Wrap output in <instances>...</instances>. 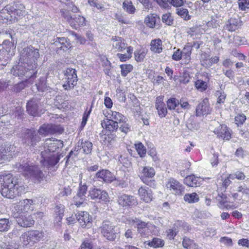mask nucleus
<instances>
[{
	"label": "nucleus",
	"mask_w": 249,
	"mask_h": 249,
	"mask_svg": "<svg viewBox=\"0 0 249 249\" xmlns=\"http://www.w3.org/2000/svg\"><path fill=\"white\" fill-rule=\"evenodd\" d=\"M64 146L63 142L55 138L46 139L42 147H40V162L49 169L54 167L63 157L62 153L58 152Z\"/></svg>",
	"instance_id": "f257e3e1"
},
{
	"label": "nucleus",
	"mask_w": 249,
	"mask_h": 249,
	"mask_svg": "<svg viewBox=\"0 0 249 249\" xmlns=\"http://www.w3.org/2000/svg\"><path fill=\"white\" fill-rule=\"evenodd\" d=\"M22 189L11 174L0 175V193L2 196L13 199L19 195Z\"/></svg>",
	"instance_id": "f03ea898"
},
{
	"label": "nucleus",
	"mask_w": 249,
	"mask_h": 249,
	"mask_svg": "<svg viewBox=\"0 0 249 249\" xmlns=\"http://www.w3.org/2000/svg\"><path fill=\"white\" fill-rule=\"evenodd\" d=\"M25 7L19 1L8 4L0 11V20L12 23L22 18L25 13Z\"/></svg>",
	"instance_id": "7ed1b4c3"
},
{
	"label": "nucleus",
	"mask_w": 249,
	"mask_h": 249,
	"mask_svg": "<svg viewBox=\"0 0 249 249\" xmlns=\"http://www.w3.org/2000/svg\"><path fill=\"white\" fill-rule=\"evenodd\" d=\"M15 170L22 173L24 176L30 178L35 182L39 183L42 181L44 175L40 168L27 159L24 160L20 163H16Z\"/></svg>",
	"instance_id": "20e7f679"
},
{
	"label": "nucleus",
	"mask_w": 249,
	"mask_h": 249,
	"mask_svg": "<svg viewBox=\"0 0 249 249\" xmlns=\"http://www.w3.org/2000/svg\"><path fill=\"white\" fill-rule=\"evenodd\" d=\"M13 75L18 76L22 79L25 78L32 80L36 77L37 70L35 66H31L26 62L18 64L14 66L11 70Z\"/></svg>",
	"instance_id": "39448f33"
},
{
	"label": "nucleus",
	"mask_w": 249,
	"mask_h": 249,
	"mask_svg": "<svg viewBox=\"0 0 249 249\" xmlns=\"http://www.w3.org/2000/svg\"><path fill=\"white\" fill-rule=\"evenodd\" d=\"M45 237V233L42 231L33 230L25 232L21 235L20 240L23 246L26 248H30Z\"/></svg>",
	"instance_id": "423d86ee"
},
{
	"label": "nucleus",
	"mask_w": 249,
	"mask_h": 249,
	"mask_svg": "<svg viewBox=\"0 0 249 249\" xmlns=\"http://www.w3.org/2000/svg\"><path fill=\"white\" fill-rule=\"evenodd\" d=\"M39 56L38 49L32 46L24 48L21 53V59H23L31 66H35L36 69L37 67V60Z\"/></svg>",
	"instance_id": "0eeeda50"
},
{
	"label": "nucleus",
	"mask_w": 249,
	"mask_h": 249,
	"mask_svg": "<svg viewBox=\"0 0 249 249\" xmlns=\"http://www.w3.org/2000/svg\"><path fill=\"white\" fill-rule=\"evenodd\" d=\"M22 142L26 146L35 147L41 139L38 132L34 129L26 128L21 133Z\"/></svg>",
	"instance_id": "6e6552de"
},
{
	"label": "nucleus",
	"mask_w": 249,
	"mask_h": 249,
	"mask_svg": "<svg viewBox=\"0 0 249 249\" xmlns=\"http://www.w3.org/2000/svg\"><path fill=\"white\" fill-rule=\"evenodd\" d=\"M100 228L103 236L109 241H115L118 236L119 230L109 221H104Z\"/></svg>",
	"instance_id": "1a4fd4ad"
},
{
	"label": "nucleus",
	"mask_w": 249,
	"mask_h": 249,
	"mask_svg": "<svg viewBox=\"0 0 249 249\" xmlns=\"http://www.w3.org/2000/svg\"><path fill=\"white\" fill-rule=\"evenodd\" d=\"M64 74L65 83L63 86V88L67 90L73 89L78 81L77 71L75 69L68 68L64 71Z\"/></svg>",
	"instance_id": "9d476101"
},
{
	"label": "nucleus",
	"mask_w": 249,
	"mask_h": 249,
	"mask_svg": "<svg viewBox=\"0 0 249 249\" xmlns=\"http://www.w3.org/2000/svg\"><path fill=\"white\" fill-rule=\"evenodd\" d=\"M139 170V177L142 181L150 187L155 186V180L152 179L155 175V171L149 166L141 167Z\"/></svg>",
	"instance_id": "9b49d317"
},
{
	"label": "nucleus",
	"mask_w": 249,
	"mask_h": 249,
	"mask_svg": "<svg viewBox=\"0 0 249 249\" xmlns=\"http://www.w3.org/2000/svg\"><path fill=\"white\" fill-rule=\"evenodd\" d=\"M52 43V47L56 53L59 55L63 54L64 52L70 50L72 47L70 39L67 38L57 37L54 39Z\"/></svg>",
	"instance_id": "f8f14e48"
},
{
	"label": "nucleus",
	"mask_w": 249,
	"mask_h": 249,
	"mask_svg": "<svg viewBox=\"0 0 249 249\" xmlns=\"http://www.w3.org/2000/svg\"><path fill=\"white\" fill-rule=\"evenodd\" d=\"M13 217L16 219L18 224L22 227H30L34 224L33 220L31 215H28L23 212H18L14 213Z\"/></svg>",
	"instance_id": "ddd939ff"
},
{
	"label": "nucleus",
	"mask_w": 249,
	"mask_h": 249,
	"mask_svg": "<svg viewBox=\"0 0 249 249\" xmlns=\"http://www.w3.org/2000/svg\"><path fill=\"white\" fill-rule=\"evenodd\" d=\"M76 218L82 228H89L91 227L92 218L91 215L84 211L78 212L76 213Z\"/></svg>",
	"instance_id": "4468645a"
},
{
	"label": "nucleus",
	"mask_w": 249,
	"mask_h": 249,
	"mask_svg": "<svg viewBox=\"0 0 249 249\" xmlns=\"http://www.w3.org/2000/svg\"><path fill=\"white\" fill-rule=\"evenodd\" d=\"M118 202L123 207H132L138 204L136 198L132 196L126 194H121L118 196Z\"/></svg>",
	"instance_id": "2eb2a0df"
},
{
	"label": "nucleus",
	"mask_w": 249,
	"mask_h": 249,
	"mask_svg": "<svg viewBox=\"0 0 249 249\" xmlns=\"http://www.w3.org/2000/svg\"><path fill=\"white\" fill-rule=\"evenodd\" d=\"M87 189L88 186L85 184L80 183L78 192L76 195L73 197L74 203L78 207L82 205L86 200Z\"/></svg>",
	"instance_id": "dca6fc26"
},
{
	"label": "nucleus",
	"mask_w": 249,
	"mask_h": 249,
	"mask_svg": "<svg viewBox=\"0 0 249 249\" xmlns=\"http://www.w3.org/2000/svg\"><path fill=\"white\" fill-rule=\"evenodd\" d=\"M166 187L172 190L173 193L176 195H182L184 192V186L174 178L169 179L166 184Z\"/></svg>",
	"instance_id": "f3484780"
},
{
	"label": "nucleus",
	"mask_w": 249,
	"mask_h": 249,
	"mask_svg": "<svg viewBox=\"0 0 249 249\" xmlns=\"http://www.w3.org/2000/svg\"><path fill=\"white\" fill-rule=\"evenodd\" d=\"M39 100L37 98H32L26 104V109L28 113L34 117L39 115L38 109Z\"/></svg>",
	"instance_id": "a211bd4d"
},
{
	"label": "nucleus",
	"mask_w": 249,
	"mask_h": 249,
	"mask_svg": "<svg viewBox=\"0 0 249 249\" xmlns=\"http://www.w3.org/2000/svg\"><path fill=\"white\" fill-rule=\"evenodd\" d=\"M213 132L219 138L223 140H229L231 138L230 129L224 124H220L218 127L215 128Z\"/></svg>",
	"instance_id": "6ab92c4d"
},
{
	"label": "nucleus",
	"mask_w": 249,
	"mask_h": 249,
	"mask_svg": "<svg viewBox=\"0 0 249 249\" xmlns=\"http://www.w3.org/2000/svg\"><path fill=\"white\" fill-rule=\"evenodd\" d=\"M89 196L92 199H98L105 202L109 201L108 194L104 190L93 188L89 191Z\"/></svg>",
	"instance_id": "aec40b11"
},
{
	"label": "nucleus",
	"mask_w": 249,
	"mask_h": 249,
	"mask_svg": "<svg viewBox=\"0 0 249 249\" xmlns=\"http://www.w3.org/2000/svg\"><path fill=\"white\" fill-rule=\"evenodd\" d=\"M96 177L107 183H111L115 179V176L110 171L107 169H103L97 172Z\"/></svg>",
	"instance_id": "412c9836"
},
{
	"label": "nucleus",
	"mask_w": 249,
	"mask_h": 249,
	"mask_svg": "<svg viewBox=\"0 0 249 249\" xmlns=\"http://www.w3.org/2000/svg\"><path fill=\"white\" fill-rule=\"evenodd\" d=\"M211 110L207 99H204L200 103L196 108V115L200 116L208 114L210 113Z\"/></svg>",
	"instance_id": "4be33fe9"
},
{
	"label": "nucleus",
	"mask_w": 249,
	"mask_h": 249,
	"mask_svg": "<svg viewBox=\"0 0 249 249\" xmlns=\"http://www.w3.org/2000/svg\"><path fill=\"white\" fill-rule=\"evenodd\" d=\"M101 124L103 129L110 132L116 131L119 128V124L116 121L108 118L101 121Z\"/></svg>",
	"instance_id": "5701e85b"
},
{
	"label": "nucleus",
	"mask_w": 249,
	"mask_h": 249,
	"mask_svg": "<svg viewBox=\"0 0 249 249\" xmlns=\"http://www.w3.org/2000/svg\"><path fill=\"white\" fill-rule=\"evenodd\" d=\"M155 106L159 116L164 117L167 114V110L162 97H159L156 99Z\"/></svg>",
	"instance_id": "b1692460"
},
{
	"label": "nucleus",
	"mask_w": 249,
	"mask_h": 249,
	"mask_svg": "<svg viewBox=\"0 0 249 249\" xmlns=\"http://www.w3.org/2000/svg\"><path fill=\"white\" fill-rule=\"evenodd\" d=\"M138 193L141 199L145 202H149L152 200V192L149 188L141 187L138 190Z\"/></svg>",
	"instance_id": "393cba45"
},
{
	"label": "nucleus",
	"mask_w": 249,
	"mask_h": 249,
	"mask_svg": "<svg viewBox=\"0 0 249 249\" xmlns=\"http://www.w3.org/2000/svg\"><path fill=\"white\" fill-rule=\"evenodd\" d=\"M160 22V18L156 14L148 15L144 21L145 24L149 28H153L156 25H159Z\"/></svg>",
	"instance_id": "a878e982"
},
{
	"label": "nucleus",
	"mask_w": 249,
	"mask_h": 249,
	"mask_svg": "<svg viewBox=\"0 0 249 249\" xmlns=\"http://www.w3.org/2000/svg\"><path fill=\"white\" fill-rule=\"evenodd\" d=\"M0 48L7 52L12 57L15 54L16 45L14 42L8 40H5L2 44L0 45Z\"/></svg>",
	"instance_id": "bb28decb"
},
{
	"label": "nucleus",
	"mask_w": 249,
	"mask_h": 249,
	"mask_svg": "<svg viewBox=\"0 0 249 249\" xmlns=\"http://www.w3.org/2000/svg\"><path fill=\"white\" fill-rule=\"evenodd\" d=\"M85 18L80 15L72 17L71 20L70 21L69 24L73 29L77 30L80 27L85 25Z\"/></svg>",
	"instance_id": "cd10ccee"
},
{
	"label": "nucleus",
	"mask_w": 249,
	"mask_h": 249,
	"mask_svg": "<svg viewBox=\"0 0 249 249\" xmlns=\"http://www.w3.org/2000/svg\"><path fill=\"white\" fill-rule=\"evenodd\" d=\"M240 22L241 20L238 18H231L228 20V23L225 26L224 29L230 32L235 31L238 28Z\"/></svg>",
	"instance_id": "c85d7f7f"
},
{
	"label": "nucleus",
	"mask_w": 249,
	"mask_h": 249,
	"mask_svg": "<svg viewBox=\"0 0 249 249\" xmlns=\"http://www.w3.org/2000/svg\"><path fill=\"white\" fill-rule=\"evenodd\" d=\"M34 80V79L29 80V79L27 78L22 79V81L14 85L13 90L16 92H19L25 87L28 86L29 85L33 84Z\"/></svg>",
	"instance_id": "c756f323"
},
{
	"label": "nucleus",
	"mask_w": 249,
	"mask_h": 249,
	"mask_svg": "<svg viewBox=\"0 0 249 249\" xmlns=\"http://www.w3.org/2000/svg\"><path fill=\"white\" fill-rule=\"evenodd\" d=\"M172 228L178 233L179 230L181 229L184 231H189L191 230V227L184 221L177 220L173 225Z\"/></svg>",
	"instance_id": "7c9ffc66"
},
{
	"label": "nucleus",
	"mask_w": 249,
	"mask_h": 249,
	"mask_svg": "<svg viewBox=\"0 0 249 249\" xmlns=\"http://www.w3.org/2000/svg\"><path fill=\"white\" fill-rule=\"evenodd\" d=\"M45 80L46 78L45 77H41L39 79V81L36 84V86L38 91L51 92V88L47 85Z\"/></svg>",
	"instance_id": "2f4dec72"
},
{
	"label": "nucleus",
	"mask_w": 249,
	"mask_h": 249,
	"mask_svg": "<svg viewBox=\"0 0 249 249\" xmlns=\"http://www.w3.org/2000/svg\"><path fill=\"white\" fill-rule=\"evenodd\" d=\"M182 245L184 248L187 249H202L196 244L194 241L190 239L187 237H184L182 241Z\"/></svg>",
	"instance_id": "473e14b6"
},
{
	"label": "nucleus",
	"mask_w": 249,
	"mask_h": 249,
	"mask_svg": "<svg viewBox=\"0 0 249 249\" xmlns=\"http://www.w3.org/2000/svg\"><path fill=\"white\" fill-rule=\"evenodd\" d=\"M166 104L169 110L174 109L176 110L178 113L180 112L179 108H176L179 105V101L176 98H170L167 100Z\"/></svg>",
	"instance_id": "72a5a7b5"
},
{
	"label": "nucleus",
	"mask_w": 249,
	"mask_h": 249,
	"mask_svg": "<svg viewBox=\"0 0 249 249\" xmlns=\"http://www.w3.org/2000/svg\"><path fill=\"white\" fill-rule=\"evenodd\" d=\"M12 56L7 52L3 51L0 48V65L2 66H6L9 62L10 58Z\"/></svg>",
	"instance_id": "f704fd0d"
},
{
	"label": "nucleus",
	"mask_w": 249,
	"mask_h": 249,
	"mask_svg": "<svg viewBox=\"0 0 249 249\" xmlns=\"http://www.w3.org/2000/svg\"><path fill=\"white\" fill-rule=\"evenodd\" d=\"M184 183L190 187H196L197 184V178L194 175L188 176L184 179Z\"/></svg>",
	"instance_id": "c9c22d12"
},
{
	"label": "nucleus",
	"mask_w": 249,
	"mask_h": 249,
	"mask_svg": "<svg viewBox=\"0 0 249 249\" xmlns=\"http://www.w3.org/2000/svg\"><path fill=\"white\" fill-rule=\"evenodd\" d=\"M161 41L160 39L153 40L151 43V50L155 53H160L162 51Z\"/></svg>",
	"instance_id": "e433bc0d"
},
{
	"label": "nucleus",
	"mask_w": 249,
	"mask_h": 249,
	"mask_svg": "<svg viewBox=\"0 0 249 249\" xmlns=\"http://www.w3.org/2000/svg\"><path fill=\"white\" fill-rule=\"evenodd\" d=\"M110 112L111 114L109 119H112L113 121H116L118 124H121L126 119L123 115L118 112L110 111Z\"/></svg>",
	"instance_id": "4c0bfd02"
},
{
	"label": "nucleus",
	"mask_w": 249,
	"mask_h": 249,
	"mask_svg": "<svg viewBox=\"0 0 249 249\" xmlns=\"http://www.w3.org/2000/svg\"><path fill=\"white\" fill-rule=\"evenodd\" d=\"M147 245L154 248L162 247L164 246V241L160 238H154L152 241H147Z\"/></svg>",
	"instance_id": "58836bf2"
},
{
	"label": "nucleus",
	"mask_w": 249,
	"mask_h": 249,
	"mask_svg": "<svg viewBox=\"0 0 249 249\" xmlns=\"http://www.w3.org/2000/svg\"><path fill=\"white\" fill-rule=\"evenodd\" d=\"M184 200L188 203H195L199 200V197L196 193H193L185 195Z\"/></svg>",
	"instance_id": "ea45409f"
},
{
	"label": "nucleus",
	"mask_w": 249,
	"mask_h": 249,
	"mask_svg": "<svg viewBox=\"0 0 249 249\" xmlns=\"http://www.w3.org/2000/svg\"><path fill=\"white\" fill-rule=\"evenodd\" d=\"M10 223L8 218H0V231H8L10 228Z\"/></svg>",
	"instance_id": "a19ab883"
},
{
	"label": "nucleus",
	"mask_w": 249,
	"mask_h": 249,
	"mask_svg": "<svg viewBox=\"0 0 249 249\" xmlns=\"http://www.w3.org/2000/svg\"><path fill=\"white\" fill-rule=\"evenodd\" d=\"M88 2L90 6L96 8L100 12H103L105 10L104 5L99 0H88Z\"/></svg>",
	"instance_id": "79ce46f5"
},
{
	"label": "nucleus",
	"mask_w": 249,
	"mask_h": 249,
	"mask_svg": "<svg viewBox=\"0 0 249 249\" xmlns=\"http://www.w3.org/2000/svg\"><path fill=\"white\" fill-rule=\"evenodd\" d=\"M37 132H38L39 136L42 135L45 136L49 134H51L50 125L48 124L40 126Z\"/></svg>",
	"instance_id": "37998d69"
},
{
	"label": "nucleus",
	"mask_w": 249,
	"mask_h": 249,
	"mask_svg": "<svg viewBox=\"0 0 249 249\" xmlns=\"http://www.w3.org/2000/svg\"><path fill=\"white\" fill-rule=\"evenodd\" d=\"M80 142L84 153L86 154L90 153L92 149V143L91 142L87 141L84 142H83V141H81Z\"/></svg>",
	"instance_id": "c03bdc74"
},
{
	"label": "nucleus",
	"mask_w": 249,
	"mask_h": 249,
	"mask_svg": "<svg viewBox=\"0 0 249 249\" xmlns=\"http://www.w3.org/2000/svg\"><path fill=\"white\" fill-rule=\"evenodd\" d=\"M123 7L124 9L129 14H133L135 12L136 9L131 1H124L123 4Z\"/></svg>",
	"instance_id": "a18cd8bd"
},
{
	"label": "nucleus",
	"mask_w": 249,
	"mask_h": 249,
	"mask_svg": "<svg viewBox=\"0 0 249 249\" xmlns=\"http://www.w3.org/2000/svg\"><path fill=\"white\" fill-rule=\"evenodd\" d=\"M162 21L167 25L172 26L174 23V18L171 14L167 13L163 14L161 17Z\"/></svg>",
	"instance_id": "49530a36"
},
{
	"label": "nucleus",
	"mask_w": 249,
	"mask_h": 249,
	"mask_svg": "<svg viewBox=\"0 0 249 249\" xmlns=\"http://www.w3.org/2000/svg\"><path fill=\"white\" fill-rule=\"evenodd\" d=\"M120 67L121 69V75L124 77H125L133 70V66L130 64H122Z\"/></svg>",
	"instance_id": "de8ad7c7"
},
{
	"label": "nucleus",
	"mask_w": 249,
	"mask_h": 249,
	"mask_svg": "<svg viewBox=\"0 0 249 249\" xmlns=\"http://www.w3.org/2000/svg\"><path fill=\"white\" fill-rule=\"evenodd\" d=\"M177 13L182 18L186 20H189L191 18L190 16L189 15L188 11L187 9L184 8H180L177 9Z\"/></svg>",
	"instance_id": "09e8293b"
},
{
	"label": "nucleus",
	"mask_w": 249,
	"mask_h": 249,
	"mask_svg": "<svg viewBox=\"0 0 249 249\" xmlns=\"http://www.w3.org/2000/svg\"><path fill=\"white\" fill-rule=\"evenodd\" d=\"M119 124V129L124 133L126 134L128 132L131 131V125L126 122L125 120Z\"/></svg>",
	"instance_id": "8fccbe9b"
},
{
	"label": "nucleus",
	"mask_w": 249,
	"mask_h": 249,
	"mask_svg": "<svg viewBox=\"0 0 249 249\" xmlns=\"http://www.w3.org/2000/svg\"><path fill=\"white\" fill-rule=\"evenodd\" d=\"M0 249H19V248L18 245L14 242H1L0 244Z\"/></svg>",
	"instance_id": "3c124183"
},
{
	"label": "nucleus",
	"mask_w": 249,
	"mask_h": 249,
	"mask_svg": "<svg viewBox=\"0 0 249 249\" xmlns=\"http://www.w3.org/2000/svg\"><path fill=\"white\" fill-rule=\"evenodd\" d=\"M136 149L140 157L143 158L146 154V149L142 142L135 144Z\"/></svg>",
	"instance_id": "603ef678"
},
{
	"label": "nucleus",
	"mask_w": 249,
	"mask_h": 249,
	"mask_svg": "<svg viewBox=\"0 0 249 249\" xmlns=\"http://www.w3.org/2000/svg\"><path fill=\"white\" fill-rule=\"evenodd\" d=\"M50 128L51 134L55 133L61 134L64 131L63 127L60 124H51Z\"/></svg>",
	"instance_id": "864d4df0"
},
{
	"label": "nucleus",
	"mask_w": 249,
	"mask_h": 249,
	"mask_svg": "<svg viewBox=\"0 0 249 249\" xmlns=\"http://www.w3.org/2000/svg\"><path fill=\"white\" fill-rule=\"evenodd\" d=\"M93 247L92 242L90 239H86L82 242L79 249H92Z\"/></svg>",
	"instance_id": "5fc2aeb1"
},
{
	"label": "nucleus",
	"mask_w": 249,
	"mask_h": 249,
	"mask_svg": "<svg viewBox=\"0 0 249 249\" xmlns=\"http://www.w3.org/2000/svg\"><path fill=\"white\" fill-rule=\"evenodd\" d=\"M195 87L197 89L202 91L207 89V84L206 82L203 80H197L195 82Z\"/></svg>",
	"instance_id": "6e6d98bb"
},
{
	"label": "nucleus",
	"mask_w": 249,
	"mask_h": 249,
	"mask_svg": "<svg viewBox=\"0 0 249 249\" xmlns=\"http://www.w3.org/2000/svg\"><path fill=\"white\" fill-rule=\"evenodd\" d=\"M135 58L137 61H142L146 55V52L144 51L139 50L134 53Z\"/></svg>",
	"instance_id": "4d7b16f0"
},
{
	"label": "nucleus",
	"mask_w": 249,
	"mask_h": 249,
	"mask_svg": "<svg viewBox=\"0 0 249 249\" xmlns=\"http://www.w3.org/2000/svg\"><path fill=\"white\" fill-rule=\"evenodd\" d=\"M192 46L190 43L186 45L181 52L182 56H184L185 58L190 56L191 54Z\"/></svg>",
	"instance_id": "13d9d810"
},
{
	"label": "nucleus",
	"mask_w": 249,
	"mask_h": 249,
	"mask_svg": "<svg viewBox=\"0 0 249 249\" xmlns=\"http://www.w3.org/2000/svg\"><path fill=\"white\" fill-rule=\"evenodd\" d=\"M116 44L115 48L117 49L119 52H123L126 48L125 44L122 42V38H116Z\"/></svg>",
	"instance_id": "bf43d9fd"
},
{
	"label": "nucleus",
	"mask_w": 249,
	"mask_h": 249,
	"mask_svg": "<svg viewBox=\"0 0 249 249\" xmlns=\"http://www.w3.org/2000/svg\"><path fill=\"white\" fill-rule=\"evenodd\" d=\"M118 161L125 167H128L131 165V162L128 157H126L123 155H120L119 157Z\"/></svg>",
	"instance_id": "052dcab7"
},
{
	"label": "nucleus",
	"mask_w": 249,
	"mask_h": 249,
	"mask_svg": "<svg viewBox=\"0 0 249 249\" xmlns=\"http://www.w3.org/2000/svg\"><path fill=\"white\" fill-rule=\"evenodd\" d=\"M246 120V116L243 114H238L235 117V122L238 126L242 125Z\"/></svg>",
	"instance_id": "680f3d73"
},
{
	"label": "nucleus",
	"mask_w": 249,
	"mask_h": 249,
	"mask_svg": "<svg viewBox=\"0 0 249 249\" xmlns=\"http://www.w3.org/2000/svg\"><path fill=\"white\" fill-rule=\"evenodd\" d=\"M91 111V107L89 111H86L83 116L82 121L80 125L81 129H83L87 124L88 119Z\"/></svg>",
	"instance_id": "e2e57ef3"
},
{
	"label": "nucleus",
	"mask_w": 249,
	"mask_h": 249,
	"mask_svg": "<svg viewBox=\"0 0 249 249\" xmlns=\"http://www.w3.org/2000/svg\"><path fill=\"white\" fill-rule=\"evenodd\" d=\"M60 13H61V16L69 23L70 21L71 20V18H72V16H71L70 12L66 9H62L60 10Z\"/></svg>",
	"instance_id": "0e129e2a"
},
{
	"label": "nucleus",
	"mask_w": 249,
	"mask_h": 249,
	"mask_svg": "<svg viewBox=\"0 0 249 249\" xmlns=\"http://www.w3.org/2000/svg\"><path fill=\"white\" fill-rule=\"evenodd\" d=\"M134 221L137 223V231H142V229L146 230L147 225L146 223L136 218Z\"/></svg>",
	"instance_id": "69168bd1"
},
{
	"label": "nucleus",
	"mask_w": 249,
	"mask_h": 249,
	"mask_svg": "<svg viewBox=\"0 0 249 249\" xmlns=\"http://www.w3.org/2000/svg\"><path fill=\"white\" fill-rule=\"evenodd\" d=\"M113 181H114L113 185L116 187H120L123 188L126 187L127 185L126 182L123 179H118L115 178Z\"/></svg>",
	"instance_id": "338daca9"
},
{
	"label": "nucleus",
	"mask_w": 249,
	"mask_h": 249,
	"mask_svg": "<svg viewBox=\"0 0 249 249\" xmlns=\"http://www.w3.org/2000/svg\"><path fill=\"white\" fill-rule=\"evenodd\" d=\"M238 5L240 9L245 10L249 8V0H239Z\"/></svg>",
	"instance_id": "774afa93"
}]
</instances>
